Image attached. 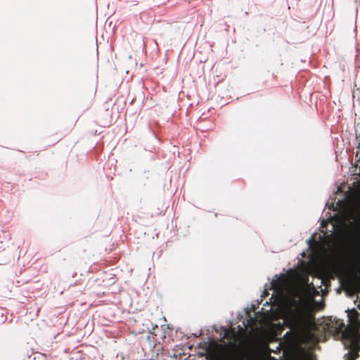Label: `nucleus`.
<instances>
[{
	"label": "nucleus",
	"mask_w": 360,
	"mask_h": 360,
	"mask_svg": "<svg viewBox=\"0 0 360 360\" xmlns=\"http://www.w3.org/2000/svg\"><path fill=\"white\" fill-rule=\"evenodd\" d=\"M271 289L274 290L272 296H277L288 307L285 321L292 328L300 330L310 321V304L295 286L290 276L276 274L271 282Z\"/></svg>",
	"instance_id": "1"
},
{
	"label": "nucleus",
	"mask_w": 360,
	"mask_h": 360,
	"mask_svg": "<svg viewBox=\"0 0 360 360\" xmlns=\"http://www.w3.org/2000/svg\"><path fill=\"white\" fill-rule=\"evenodd\" d=\"M349 325L342 333L345 348L348 350L344 355V360H356L360 352V320L359 311L355 309H348Z\"/></svg>",
	"instance_id": "2"
},
{
	"label": "nucleus",
	"mask_w": 360,
	"mask_h": 360,
	"mask_svg": "<svg viewBox=\"0 0 360 360\" xmlns=\"http://www.w3.org/2000/svg\"><path fill=\"white\" fill-rule=\"evenodd\" d=\"M220 340L224 344L231 345L236 340V334L235 331H231L225 327L220 328Z\"/></svg>",
	"instance_id": "3"
},
{
	"label": "nucleus",
	"mask_w": 360,
	"mask_h": 360,
	"mask_svg": "<svg viewBox=\"0 0 360 360\" xmlns=\"http://www.w3.org/2000/svg\"><path fill=\"white\" fill-rule=\"evenodd\" d=\"M347 262L352 269L359 270L360 269V251H355L350 254L347 258Z\"/></svg>",
	"instance_id": "4"
},
{
	"label": "nucleus",
	"mask_w": 360,
	"mask_h": 360,
	"mask_svg": "<svg viewBox=\"0 0 360 360\" xmlns=\"http://www.w3.org/2000/svg\"><path fill=\"white\" fill-rule=\"evenodd\" d=\"M292 360H314V356L306 352H299L292 356Z\"/></svg>",
	"instance_id": "5"
},
{
	"label": "nucleus",
	"mask_w": 360,
	"mask_h": 360,
	"mask_svg": "<svg viewBox=\"0 0 360 360\" xmlns=\"http://www.w3.org/2000/svg\"><path fill=\"white\" fill-rule=\"evenodd\" d=\"M207 360H233L232 359H231L228 356L219 354L213 350H210V352H208L207 356Z\"/></svg>",
	"instance_id": "6"
},
{
	"label": "nucleus",
	"mask_w": 360,
	"mask_h": 360,
	"mask_svg": "<svg viewBox=\"0 0 360 360\" xmlns=\"http://www.w3.org/2000/svg\"><path fill=\"white\" fill-rule=\"evenodd\" d=\"M316 243L314 237L311 236V238L308 240L309 247L311 248L314 245V244Z\"/></svg>",
	"instance_id": "7"
},
{
	"label": "nucleus",
	"mask_w": 360,
	"mask_h": 360,
	"mask_svg": "<svg viewBox=\"0 0 360 360\" xmlns=\"http://www.w3.org/2000/svg\"><path fill=\"white\" fill-rule=\"evenodd\" d=\"M281 349V344H279L278 346H276V350H273V349H271V350L276 353L278 352H280Z\"/></svg>",
	"instance_id": "8"
},
{
	"label": "nucleus",
	"mask_w": 360,
	"mask_h": 360,
	"mask_svg": "<svg viewBox=\"0 0 360 360\" xmlns=\"http://www.w3.org/2000/svg\"><path fill=\"white\" fill-rule=\"evenodd\" d=\"M248 316L250 318V322H254L255 321L254 319L251 317V316L249 314H248Z\"/></svg>",
	"instance_id": "9"
},
{
	"label": "nucleus",
	"mask_w": 360,
	"mask_h": 360,
	"mask_svg": "<svg viewBox=\"0 0 360 360\" xmlns=\"http://www.w3.org/2000/svg\"><path fill=\"white\" fill-rule=\"evenodd\" d=\"M358 307L360 309V300L359 301V304H357Z\"/></svg>",
	"instance_id": "10"
},
{
	"label": "nucleus",
	"mask_w": 360,
	"mask_h": 360,
	"mask_svg": "<svg viewBox=\"0 0 360 360\" xmlns=\"http://www.w3.org/2000/svg\"><path fill=\"white\" fill-rule=\"evenodd\" d=\"M264 306H266V305H269L268 302H266L264 304Z\"/></svg>",
	"instance_id": "11"
},
{
	"label": "nucleus",
	"mask_w": 360,
	"mask_h": 360,
	"mask_svg": "<svg viewBox=\"0 0 360 360\" xmlns=\"http://www.w3.org/2000/svg\"><path fill=\"white\" fill-rule=\"evenodd\" d=\"M288 334H289V332H286V333L285 334L284 337H286Z\"/></svg>",
	"instance_id": "12"
},
{
	"label": "nucleus",
	"mask_w": 360,
	"mask_h": 360,
	"mask_svg": "<svg viewBox=\"0 0 360 360\" xmlns=\"http://www.w3.org/2000/svg\"><path fill=\"white\" fill-rule=\"evenodd\" d=\"M268 293L266 291L264 292V296L266 295Z\"/></svg>",
	"instance_id": "13"
}]
</instances>
